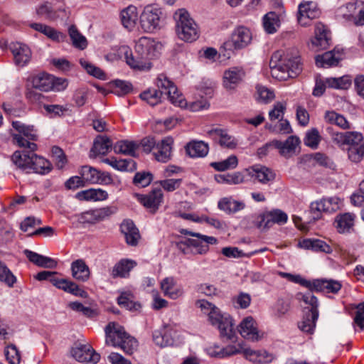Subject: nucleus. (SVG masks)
I'll return each mask as SVG.
<instances>
[{
    "label": "nucleus",
    "instance_id": "nucleus-1",
    "mask_svg": "<svg viewBox=\"0 0 364 364\" xmlns=\"http://www.w3.org/2000/svg\"><path fill=\"white\" fill-rule=\"evenodd\" d=\"M161 48V43L154 38L142 36L135 41L134 55L126 46H121L119 50L132 68L148 70L151 68V60L158 56Z\"/></svg>",
    "mask_w": 364,
    "mask_h": 364
},
{
    "label": "nucleus",
    "instance_id": "nucleus-2",
    "mask_svg": "<svg viewBox=\"0 0 364 364\" xmlns=\"http://www.w3.org/2000/svg\"><path fill=\"white\" fill-rule=\"evenodd\" d=\"M196 306L200 308L203 314L208 315V320L213 326L218 327L222 339L232 342L235 341L234 324L229 315L221 314L218 307L204 299L196 301Z\"/></svg>",
    "mask_w": 364,
    "mask_h": 364
},
{
    "label": "nucleus",
    "instance_id": "nucleus-3",
    "mask_svg": "<svg viewBox=\"0 0 364 364\" xmlns=\"http://www.w3.org/2000/svg\"><path fill=\"white\" fill-rule=\"evenodd\" d=\"M180 233L195 238H182L176 242V248L184 255L193 256L205 255L210 250V245H215L218 240L215 237L208 236L187 229L180 230Z\"/></svg>",
    "mask_w": 364,
    "mask_h": 364
},
{
    "label": "nucleus",
    "instance_id": "nucleus-4",
    "mask_svg": "<svg viewBox=\"0 0 364 364\" xmlns=\"http://www.w3.org/2000/svg\"><path fill=\"white\" fill-rule=\"evenodd\" d=\"M274 59H279L277 64L271 66V75L279 80H286L289 77H295L302 70V63L298 51L293 50L287 52L283 57L279 52L272 56L271 64Z\"/></svg>",
    "mask_w": 364,
    "mask_h": 364
},
{
    "label": "nucleus",
    "instance_id": "nucleus-5",
    "mask_svg": "<svg viewBox=\"0 0 364 364\" xmlns=\"http://www.w3.org/2000/svg\"><path fill=\"white\" fill-rule=\"evenodd\" d=\"M331 139L335 144L348 150V158L352 161L358 162L364 156L362 134L357 132H335L331 134Z\"/></svg>",
    "mask_w": 364,
    "mask_h": 364
},
{
    "label": "nucleus",
    "instance_id": "nucleus-6",
    "mask_svg": "<svg viewBox=\"0 0 364 364\" xmlns=\"http://www.w3.org/2000/svg\"><path fill=\"white\" fill-rule=\"evenodd\" d=\"M105 331L107 344L119 347L127 354L133 353L137 346V341L124 331V327L115 322H110Z\"/></svg>",
    "mask_w": 364,
    "mask_h": 364
},
{
    "label": "nucleus",
    "instance_id": "nucleus-7",
    "mask_svg": "<svg viewBox=\"0 0 364 364\" xmlns=\"http://www.w3.org/2000/svg\"><path fill=\"white\" fill-rule=\"evenodd\" d=\"M173 18L176 21V32L180 39L191 42L198 38V26L186 9H178L173 14Z\"/></svg>",
    "mask_w": 364,
    "mask_h": 364
},
{
    "label": "nucleus",
    "instance_id": "nucleus-8",
    "mask_svg": "<svg viewBox=\"0 0 364 364\" xmlns=\"http://www.w3.org/2000/svg\"><path fill=\"white\" fill-rule=\"evenodd\" d=\"M35 278L38 281H49L54 287L67 293L81 298H87V292L80 288L74 282L63 278L57 272L42 271L38 272Z\"/></svg>",
    "mask_w": 364,
    "mask_h": 364
},
{
    "label": "nucleus",
    "instance_id": "nucleus-9",
    "mask_svg": "<svg viewBox=\"0 0 364 364\" xmlns=\"http://www.w3.org/2000/svg\"><path fill=\"white\" fill-rule=\"evenodd\" d=\"M26 82L30 85L33 86L36 90L42 92H60L64 90L68 86L65 79L55 77L46 73L31 75L27 78Z\"/></svg>",
    "mask_w": 364,
    "mask_h": 364
},
{
    "label": "nucleus",
    "instance_id": "nucleus-10",
    "mask_svg": "<svg viewBox=\"0 0 364 364\" xmlns=\"http://www.w3.org/2000/svg\"><path fill=\"white\" fill-rule=\"evenodd\" d=\"M13 128L18 134H13L12 138L15 144L19 147L27 148L31 151H35L37 149L36 144L30 141H37V130L32 125H27L20 121L12 122Z\"/></svg>",
    "mask_w": 364,
    "mask_h": 364
},
{
    "label": "nucleus",
    "instance_id": "nucleus-11",
    "mask_svg": "<svg viewBox=\"0 0 364 364\" xmlns=\"http://www.w3.org/2000/svg\"><path fill=\"white\" fill-rule=\"evenodd\" d=\"M182 333V328L177 323H167L164 325L163 328L155 331L153 333V341L161 346H173L179 341Z\"/></svg>",
    "mask_w": 364,
    "mask_h": 364
},
{
    "label": "nucleus",
    "instance_id": "nucleus-12",
    "mask_svg": "<svg viewBox=\"0 0 364 364\" xmlns=\"http://www.w3.org/2000/svg\"><path fill=\"white\" fill-rule=\"evenodd\" d=\"M156 85L159 89V90L163 91V93L168 95L169 101L173 105L179 107L187 105V102L183 95L178 92L177 87L166 75L159 74L156 78Z\"/></svg>",
    "mask_w": 364,
    "mask_h": 364
},
{
    "label": "nucleus",
    "instance_id": "nucleus-13",
    "mask_svg": "<svg viewBox=\"0 0 364 364\" xmlns=\"http://www.w3.org/2000/svg\"><path fill=\"white\" fill-rule=\"evenodd\" d=\"M161 14V9L157 6L153 5L145 6L139 18L140 25L143 31L151 33L160 28Z\"/></svg>",
    "mask_w": 364,
    "mask_h": 364
},
{
    "label": "nucleus",
    "instance_id": "nucleus-14",
    "mask_svg": "<svg viewBox=\"0 0 364 364\" xmlns=\"http://www.w3.org/2000/svg\"><path fill=\"white\" fill-rule=\"evenodd\" d=\"M85 185L101 184L110 185L113 183L112 176L108 172L101 171L90 166H83L80 170Z\"/></svg>",
    "mask_w": 364,
    "mask_h": 364
},
{
    "label": "nucleus",
    "instance_id": "nucleus-15",
    "mask_svg": "<svg viewBox=\"0 0 364 364\" xmlns=\"http://www.w3.org/2000/svg\"><path fill=\"white\" fill-rule=\"evenodd\" d=\"M321 10L316 2L304 1L298 7L297 21L302 26H309L311 21L319 18Z\"/></svg>",
    "mask_w": 364,
    "mask_h": 364
},
{
    "label": "nucleus",
    "instance_id": "nucleus-16",
    "mask_svg": "<svg viewBox=\"0 0 364 364\" xmlns=\"http://www.w3.org/2000/svg\"><path fill=\"white\" fill-rule=\"evenodd\" d=\"M288 215L279 209L266 211L256 218L257 226L259 228H269L274 224L283 225L287 223Z\"/></svg>",
    "mask_w": 364,
    "mask_h": 364
},
{
    "label": "nucleus",
    "instance_id": "nucleus-17",
    "mask_svg": "<svg viewBox=\"0 0 364 364\" xmlns=\"http://www.w3.org/2000/svg\"><path fill=\"white\" fill-rule=\"evenodd\" d=\"M136 197L139 203L152 214L157 212L164 200L161 188H154L148 193L138 194Z\"/></svg>",
    "mask_w": 364,
    "mask_h": 364
},
{
    "label": "nucleus",
    "instance_id": "nucleus-18",
    "mask_svg": "<svg viewBox=\"0 0 364 364\" xmlns=\"http://www.w3.org/2000/svg\"><path fill=\"white\" fill-rule=\"evenodd\" d=\"M252 38L250 30L245 26H238L231 35L230 40L225 43L228 49H242L247 46Z\"/></svg>",
    "mask_w": 364,
    "mask_h": 364
},
{
    "label": "nucleus",
    "instance_id": "nucleus-19",
    "mask_svg": "<svg viewBox=\"0 0 364 364\" xmlns=\"http://www.w3.org/2000/svg\"><path fill=\"white\" fill-rule=\"evenodd\" d=\"M238 331L245 339L257 341L263 337V333L258 330L255 320L248 316L245 318L238 326Z\"/></svg>",
    "mask_w": 364,
    "mask_h": 364
},
{
    "label": "nucleus",
    "instance_id": "nucleus-20",
    "mask_svg": "<svg viewBox=\"0 0 364 364\" xmlns=\"http://www.w3.org/2000/svg\"><path fill=\"white\" fill-rule=\"evenodd\" d=\"M344 58L343 49L335 48L331 51L318 55L315 58L316 65L320 68H328L337 66L341 60Z\"/></svg>",
    "mask_w": 364,
    "mask_h": 364
},
{
    "label": "nucleus",
    "instance_id": "nucleus-21",
    "mask_svg": "<svg viewBox=\"0 0 364 364\" xmlns=\"http://www.w3.org/2000/svg\"><path fill=\"white\" fill-rule=\"evenodd\" d=\"M70 353L76 360L81 363L92 362L96 363L100 358V355L95 353L90 346L87 345L73 347Z\"/></svg>",
    "mask_w": 364,
    "mask_h": 364
},
{
    "label": "nucleus",
    "instance_id": "nucleus-22",
    "mask_svg": "<svg viewBox=\"0 0 364 364\" xmlns=\"http://www.w3.org/2000/svg\"><path fill=\"white\" fill-rule=\"evenodd\" d=\"M300 140L296 136H289L285 141L273 140L271 144L275 149L279 150V154L284 157L288 159L296 153V149L299 145Z\"/></svg>",
    "mask_w": 364,
    "mask_h": 364
},
{
    "label": "nucleus",
    "instance_id": "nucleus-23",
    "mask_svg": "<svg viewBox=\"0 0 364 364\" xmlns=\"http://www.w3.org/2000/svg\"><path fill=\"white\" fill-rule=\"evenodd\" d=\"M10 50L16 65L23 67L30 61L31 51L26 45L18 42L12 43L10 46Z\"/></svg>",
    "mask_w": 364,
    "mask_h": 364
},
{
    "label": "nucleus",
    "instance_id": "nucleus-24",
    "mask_svg": "<svg viewBox=\"0 0 364 364\" xmlns=\"http://www.w3.org/2000/svg\"><path fill=\"white\" fill-rule=\"evenodd\" d=\"M245 71L241 68L232 67L225 70L223 75V86L228 90H235L242 82Z\"/></svg>",
    "mask_w": 364,
    "mask_h": 364
},
{
    "label": "nucleus",
    "instance_id": "nucleus-25",
    "mask_svg": "<svg viewBox=\"0 0 364 364\" xmlns=\"http://www.w3.org/2000/svg\"><path fill=\"white\" fill-rule=\"evenodd\" d=\"M208 135L223 147L233 149L237 146V141L225 129H212L208 132Z\"/></svg>",
    "mask_w": 364,
    "mask_h": 364
},
{
    "label": "nucleus",
    "instance_id": "nucleus-26",
    "mask_svg": "<svg viewBox=\"0 0 364 364\" xmlns=\"http://www.w3.org/2000/svg\"><path fill=\"white\" fill-rule=\"evenodd\" d=\"M173 144V139L171 136H166L161 141L158 142L154 153L155 159L162 163H166L171 160Z\"/></svg>",
    "mask_w": 364,
    "mask_h": 364
},
{
    "label": "nucleus",
    "instance_id": "nucleus-27",
    "mask_svg": "<svg viewBox=\"0 0 364 364\" xmlns=\"http://www.w3.org/2000/svg\"><path fill=\"white\" fill-rule=\"evenodd\" d=\"M331 41L330 31L322 23H318L315 29V37L312 39L313 47L319 50L326 49Z\"/></svg>",
    "mask_w": 364,
    "mask_h": 364
},
{
    "label": "nucleus",
    "instance_id": "nucleus-28",
    "mask_svg": "<svg viewBox=\"0 0 364 364\" xmlns=\"http://www.w3.org/2000/svg\"><path fill=\"white\" fill-rule=\"evenodd\" d=\"M246 174L252 178H255L259 183L266 184L273 181L275 173L265 166H254L245 170Z\"/></svg>",
    "mask_w": 364,
    "mask_h": 364
},
{
    "label": "nucleus",
    "instance_id": "nucleus-29",
    "mask_svg": "<svg viewBox=\"0 0 364 364\" xmlns=\"http://www.w3.org/2000/svg\"><path fill=\"white\" fill-rule=\"evenodd\" d=\"M355 215L352 213H340L336 215L334 226L338 232L344 234L353 230Z\"/></svg>",
    "mask_w": 364,
    "mask_h": 364
},
{
    "label": "nucleus",
    "instance_id": "nucleus-30",
    "mask_svg": "<svg viewBox=\"0 0 364 364\" xmlns=\"http://www.w3.org/2000/svg\"><path fill=\"white\" fill-rule=\"evenodd\" d=\"M342 284L333 279H314L311 291L323 293L337 294L341 289Z\"/></svg>",
    "mask_w": 364,
    "mask_h": 364
},
{
    "label": "nucleus",
    "instance_id": "nucleus-31",
    "mask_svg": "<svg viewBox=\"0 0 364 364\" xmlns=\"http://www.w3.org/2000/svg\"><path fill=\"white\" fill-rule=\"evenodd\" d=\"M122 24L129 31H132L139 20V11L134 5H129L120 12Z\"/></svg>",
    "mask_w": 364,
    "mask_h": 364
},
{
    "label": "nucleus",
    "instance_id": "nucleus-32",
    "mask_svg": "<svg viewBox=\"0 0 364 364\" xmlns=\"http://www.w3.org/2000/svg\"><path fill=\"white\" fill-rule=\"evenodd\" d=\"M240 353H242L246 359L255 363L267 364L274 360V355L272 354L262 350H255L251 348H245L242 347Z\"/></svg>",
    "mask_w": 364,
    "mask_h": 364
},
{
    "label": "nucleus",
    "instance_id": "nucleus-33",
    "mask_svg": "<svg viewBox=\"0 0 364 364\" xmlns=\"http://www.w3.org/2000/svg\"><path fill=\"white\" fill-rule=\"evenodd\" d=\"M120 229L129 245L136 246L138 244L140 234L139 230L132 220H124L120 225Z\"/></svg>",
    "mask_w": 364,
    "mask_h": 364
},
{
    "label": "nucleus",
    "instance_id": "nucleus-34",
    "mask_svg": "<svg viewBox=\"0 0 364 364\" xmlns=\"http://www.w3.org/2000/svg\"><path fill=\"white\" fill-rule=\"evenodd\" d=\"M161 289L164 296L171 299H177L183 294L182 287L177 284L173 277L164 279L161 282Z\"/></svg>",
    "mask_w": 364,
    "mask_h": 364
},
{
    "label": "nucleus",
    "instance_id": "nucleus-35",
    "mask_svg": "<svg viewBox=\"0 0 364 364\" xmlns=\"http://www.w3.org/2000/svg\"><path fill=\"white\" fill-rule=\"evenodd\" d=\"M136 266L134 260L122 259L113 267L111 275L113 278H127L132 269Z\"/></svg>",
    "mask_w": 364,
    "mask_h": 364
},
{
    "label": "nucleus",
    "instance_id": "nucleus-36",
    "mask_svg": "<svg viewBox=\"0 0 364 364\" xmlns=\"http://www.w3.org/2000/svg\"><path fill=\"white\" fill-rule=\"evenodd\" d=\"M242 349V346L240 343L237 346L230 345L222 348L214 346L208 348V353L212 357L224 358L240 353Z\"/></svg>",
    "mask_w": 364,
    "mask_h": 364
},
{
    "label": "nucleus",
    "instance_id": "nucleus-37",
    "mask_svg": "<svg viewBox=\"0 0 364 364\" xmlns=\"http://www.w3.org/2000/svg\"><path fill=\"white\" fill-rule=\"evenodd\" d=\"M34 151H16L11 156V161L19 168L29 170L33 158Z\"/></svg>",
    "mask_w": 364,
    "mask_h": 364
},
{
    "label": "nucleus",
    "instance_id": "nucleus-38",
    "mask_svg": "<svg viewBox=\"0 0 364 364\" xmlns=\"http://www.w3.org/2000/svg\"><path fill=\"white\" fill-rule=\"evenodd\" d=\"M75 198L79 200L102 201L107 199L108 193L101 188H89L77 193Z\"/></svg>",
    "mask_w": 364,
    "mask_h": 364
},
{
    "label": "nucleus",
    "instance_id": "nucleus-39",
    "mask_svg": "<svg viewBox=\"0 0 364 364\" xmlns=\"http://www.w3.org/2000/svg\"><path fill=\"white\" fill-rule=\"evenodd\" d=\"M72 276L74 279L80 282H86L89 279L90 272L85 262L79 259L71 264Z\"/></svg>",
    "mask_w": 364,
    "mask_h": 364
},
{
    "label": "nucleus",
    "instance_id": "nucleus-40",
    "mask_svg": "<svg viewBox=\"0 0 364 364\" xmlns=\"http://www.w3.org/2000/svg\"><path fill=\"white\" fill-rule=\"evenodd\" d=\"M117 304L120 307L131 311H139L141 309V304L136 301L134 295L130 291L121 293L117 298Z\"/></svg>",
    "mask_w": 364,
    "mask_h": 364
},
{
    "label": "nucleus",
    "instance_id": "nucleus-41",
    "mask_svg": "<svg viewBox=\"0 0 364 364\" xmlns=\"http://www.w3.org/2000/svg\"><path fill=\"white\" fill-rule=\"evenodd\" d=\"M318 318V312L306 311L301 321L299 322L298 327L304 333L313 334Z\"/></svg>",
    "mask_w": 364,
    "mask_h": 364
},
{
    "label": "nucleus",
    "instance_id": "nucleus-42",
    "mask_svg": "<svg viewBox=\"0 0 364 364\" xmlns=\"http://www.w3.org/2000/svg\"><path fill=\"white\" fill-rule=\"evenodd\" d=\"M186 154L191 157H204L209 151L208 144L202 141H193L186 146Z\"/></svg>",
    "mask_w": 364,
    "mask_h": 364
},
{
    "label": "nucleus",
    "instance_id": "nucleus-43",
    "mask_svg": "<svg viewBox=\"0 0 364 364\" xmlns=\"http://www.w3.org/2000/svg\"><path fill=\"white\" fill-rule=\"evenodd\" d=\"M52 168V164L48 160L34 153L29 170H32L36 173L45 175L50 172Z\"/></svg>",
    "mask_w": 364,
    "mask_h": 364
},
{
    "label": "nucleus",
    "instance_id": "nucleus-44",
    "mask_svg": "<svg viewBox=\"0 0 364 364\" xmlns=\"http://www.w3.org/2000/svg\"><path fill=\"white\" fill-rule=\"evenodd\" d=\"M139 147V144L136 141L122 140L115 144L114 149L116 153L135 157Z\"/></svg>",
    "mask_w": 364,
    "mask_h": 364
},
{
    "label": "nucleus",
    "instance_id": "nucleus-45",
    "mask_svg": "<svg viewBox=\"0 0 364 364\" xmlns=\"http://www.w3.org/2000/svg\"><path fill=\"white\" fill-rule=\"evenodd\" d=\"M325 121L331 124L336 125L343 129H350L351 128L350 122L346 118L335 111H327L324 115Z\"/></svg>",
    "mask_w": 364,
    "mask_h": 364
},
{
    "label": "nucleus",
    "instance_id": "nucleus-46",
    "mask_svg": "<svg viewBox=\"0 0 364 364\" xmlns=\"http://www.w3.org/2000/svg\"><path fill=\"white\" fill-rule=\"evenodd\" d=\"M262 24L264 31L267 33L272 34L276 33L280 26V19L279 15L274 11L268 12L263 17Z\"/></svg>",
    "mask_w": 364,
    "mask_h": 364
},
{
    "label": "nucleus",
    "instance_id": "nucleus-47",
    "mask_svg": "<svg viewBox=\"0 0 364 364\" xmlns=\"http://www.w3.org/2000/svg\"><path fill=\"white\" fill-rule=\"evenodd\" d=\"M102 161L119 171H132L135 166L132 159H118L116 157H110L104 159Z\"/></svg>",
    "mask_w": 364,
    "mask_h": 364
},
{
    "label": "nucleus",
    "instance_id": "nucleus-48",
    "mask_svg": "<svg viewBox=\"0 0 364 364\" xmlns=\"http://www.w3.org/2000/svg\"><path fill=\"white\" fill-rule=\"evenodd\" d=\"M245 206L244 203L235 200L231 198H223L218 202L219 209L228 213H234L240 211L242 210Z\"/></svg>",
    "mask_w": 364,
    "mask_h": 364
},
{
    "label": "nucleus",
    "instance_id": "nucleus-49",
    "mask_svg": "<svg viewBox=\"0 0 364 364\" xmlns=\"http://www.w3.org/2000/svg\"><path fill=\"white\" fill-rule=\"evenodd\" d=\"M68 34L75 48L80 50H84L87 48V39L80 33L75 25H71L69 27Z\"/></svg>",
    "mask_w": 364,
    "mask_h": 364
},
{
    "label": "nucleus",
    "instance_id": "nucleus-50",
    "mask_svg": "<svg viewBox=\"0 0 364 364\" xmlns=\"http://www.w3.org/2000/svg\"><path fill=\"white\" fill-rule=\"evenodd\" d=\"M112 146V141L106 136L97 137L93 144L91 151L95 155H105Z\"/></svg>",
    "mask_w": 364,
    "mask_h": 364
},
{
    "label": "nucleus",
    "instance_id": "nucleus-51",
    "mask_svg": "<svg viewBox=\"0 0 364 364\" xmlns=\"http://www.w3.org/2000/svg\"><path fill=\"white\" fill-rule=\"evenodd\" d=\"M25 97L29 103L35 105H42L46 98V96L37 92L36 88L27 82L25 85Z\"/></svg>",
    "mask_w": 364,
    "mask_h": 364
},
{
    "label": "nucleus",
    "instance_id": "nucleus-52",
    "mask_svg": "<svg viewBox=\"0 0 364 364\" xmlns=\"http://www.w3.org/2000/svg\"><path fill=\"white\" fill-rule=\"evenodd\" d=\"M326 82L329 88L347 90L352 84V79L349 75L340 77H328L326 78Z\"/></svg>",
    "mask_w": 364,
    "mask_h": 364
},
{
    "label": "nucleus",
    "instance_id": "nucleus-53",
    "mask_svg": "<svg viewBox=\"0 0 364 364\" xmlns=\"http://www.w3.org/2000/svg\"><path fill=\"white\" fill-rule=\"evenodd\" d=\"M238 159L236 156L231 155L228 159L218 162H212L210 166L218 171H225L237 167Z\"/></svg>",
    "mask_w": 364,
    "mask_h": 364
},
{
    "label": "nucleus",
    "instance_id": "nucleus-54",
    "mask_svg": "<svg viewBox=\"0 0 364 364\" xmlns=\"http://www.w3.org/2000/svg\"><path fill=\"white\" fill-rule=\"evenodd\" d=\"M163 91L150 88L140 94V98L151 106H155L161 102Z\"/></svg>",
    "mask_w": 364,
    "mask_h": 364
},
{
    "label": "nucleus",
    "instance_id": "nucleus-55",
    "mask_svg": "<svg viewBox=\"0 0 364 364\" xmlns=\"http://www.w3.org/2000/svg\"><path fill=\"white\" fill-rule=\"evenodd\" d=\"M321 140V136L316 128L309 130L304 139V144L311 149H317Z\"/></svg>",
    "mask_w": 364,
    "mask_h": 364
},
{
    "label": "nucleus",
    "instance_id": "nucleus-56",
    "mask_svg": "<svg viewBox=\"0 0 364 364\" xmlns=\"http://www.w3.org/2000/svg\"><path fill=\"white\" fill-rule=\"evenodd\" d=\"M324 213H331L340 210L342 205L341 200L338 197H331L321 200Z\"/></svg>",
    "mask_w": 364,
    "mask_h": 364
},
{
    "label": "nucleus",
    "instance_id": "nucleus-57",
    "mask_svg": "<svg viewBox=\"0 0 364 364\" xmlns=\"http://www.w3.org/2000/svg\"><path fill=\"white\" fill-rule=\"evenodd\" d=\"M314 291L309 290L306 293H299L297 294L298 299L303 301L306 304L310 306L308 311L318 312V302L317 298L313 294Z\"/></svg>",
    "mask_w": 364,
    "mask_h": 364
},
{
    "label": "nucleus",
    "instance_id": "nucleus-58",
    "mask_svg": "<svg viewBox=\"0 0 364 364\" xmlns=\"http://www.w3.org/2000/svg\"><path fill=\"white\" fill-rule=\"evenodd\" d=\"M0 281L4 282L9 287H12L16 282V277L6 265L1 262H0Z\"/></svg>",
    "mask_w": 364,
    "mask_h": 364
},
{
    "label": "nucleus",
    "instance_id": "nucleus-59",
    "mask_svg": "<svg viewBox=\"0 0 364 364\" xmlns=\"http://www.w3.org/2000/svg\"><path fill=\"white\" fill-rule=\"evenodd\" d=\"M278 274L281 277L285 278L287 280H289V282L299 284L300 285H301V286L307 288L309 290L311 291L313 281L306 280V279L302 278L300 275H294V274H291L290 273H287V272H279L278 273Z\"/></svg>",
    "mask_w": 364,
    "mask_h": 364
},
{
    "label": "nucleus",
    "instance_id": "nucleus-60",
    "mask_svg": "<svg viewBox=\"0 0 364 364\" xmlns=\"http://www.w3.org/2000/svg\"><path fill=\"white\" fill-rule=\"evenodd\" d=\"M198 95L203 99L212 98L214 95L215 86L212 82H203L198 88Z\"/></svg>",
    "mask_w": 364,
    "mask_h": 364
},
{
    "label": "nucleus",
    "instance_id": "nucleus-61",
    "mask_svg": "<svg viewBox=\"0 0 364 364\" xmlns=\"http://www.w3.org/2000/svg\"><path fill=\"white\" fill-rule=\"evenodd\" d=\"M182 182L181 178H168L159 181L156 183H159L165 191L173 192L181 187Z\"/></svg>",
    "mask_w": 364,
    "mask_h": 364
},
{
    "label": "nucleus",
    "instance_id": "nucleus-62",
    "mask_svg": "<svg viewBox=\"0 0 364 364\" xmlns=\"http://www.w3.org/2000/svg\"><path fill=\"white\" fill-rule=\"evenodd\" d=\"M287 109L285 102H277L274 105L273 109L269 112V118L270 121L279 120L283 119L284 112Z\"/></svg>",
    "mask_w": 364,
    "mask_h": 364
},
{
    "label": "nucleus",
    "instance_id": "nucleus-63",
    "mask_svg": "<svg viewBox=\"0 0 364 364\" xmlns=\"http://www.w3.org/2000/svg\"><path fill=\"white\" fill-rule=\"evenodd\" d=\"M80 62L81 65L86 70V71L90 75H93L94 77L100 80L105 79L106 74L102 69H100L98 67H96L95 65L85 60H80Z\"/></svg>",
    "mask_w": 364,
    "mask_h": 364
},
{
    "label": "nucleus",
    "instance_id": "nucleus-64",
    "mask_svg": "<svg viewBox=\"0 0 364 364\" xmlns=\"http://www.w3.org/2000/svg\"><path fill=\"white\" fill-rule=\"evenodd\" d=\"M5 355L8 362L11 364H19L21 356L16 346L11 344L6 347Z\"/></svg>",
    "mask_w": 364,
    "mask_h": 364
}]
</instances>
